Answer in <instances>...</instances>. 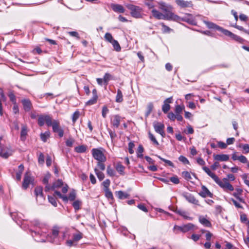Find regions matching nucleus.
<instances>
[{
    "label": "nucleus",
    "instance_id": "nucleus-1",
    "mask_svg": "<svg viewBox=\"0 0 249 249\" xmlns=\"http://www.w3.org/2000/svg\"><path fill=\"white\" fill-rule=\"evenodd\" d=\"M202 169L225 191L234 190V187L229 183L228 178H223L221 180L213 173L212 172L208 167L203 166Z\"/></svg>",
    "mask_w": 249,
    "mask_h": 249
},
{
    "label": "nucleus",
    "instance_id": "nucleus-2",
    "mask_svg": "<svg viewBox=\"0 0 249 249\" xmlns=\"http://www.w3.org/2000/svg\"><path fill=\"white\" fill-rule=\"evenodd\" d=\"M202 169L225 191L234 190V187L229 183L228 178H223L221 180L213 173L212 172L208 167L203 166Z\"/></svg>",
    "mask_w": 249,
    "mask_h": 249
},
{
    "label": "nucleus",
    "instance_id": "nucleus-3",
    "mask_svg": "<svg viewBox=\"0 0 249 249\" xmlns=\"http://www.w3.org/2000/svg\"><path fill=\"white\" fill-rule=\"evenodd\" d=\"M159 8L164 13V15L168 17L169 20H178L179 16L175 14L173 12V7L172 5L168 4L164 2L159 3Z\"/></svg>",
    "mask_w": 249,
    "mask_h": 249
},
{
    "label": "nucleus",
    "instance_id": "nucleus-4",
    "mask_svg": "<svg viewBox=\"0 0 249 249\" xmlns=\"http://www.w3.org/2000/svg\"><path fill=\"white\" fill-rule=\"evenodd\" d=\"M58 234H33V238L37 242H50L58 244Z\"/></svg>",
    "mask_w": 249,
    "mask_h": 249
},
{
    "label": "nucleus",
    "instance_id": "nucleus-5",
    "mask_svg": "<svg viewBox=\"0 0 249 249\" xmlns=\"http://www.w3.org/2000/svg\"><path fill=\"white\" fill-rule=\"evenodd\" d=\"M126 7L130 10L131 16L136 18H141L143 17L144 14L142 13L143 10L140 6L132 4H125Z\"/></svg>",
    "mask_w": 249,
    "mask_h": 249
},
{
    "label": "nucleus",
    "instance_id": "nucleus-6",
    "mask_svg": "<svg viewBox=\"0 0 249 249\" xmlns=\"http://www.w3.org/2000/svg\"><path fill=\"white\" fill-rule=\"evenodd\" d=\"M2 139V137H0V157L6 159L12 155L13 150L10 146L1 143Z\"/></svg>",
    "mask_w": 249,
    "mask_h": 249
},
{
    "label": "nucleus",
    "instance_id": "nucleus-7",
    "mask_svg": "<svg viewBox=\"0 0 249 249\" xmlns=\"http://www.w3.org/2000/svg\"><path fill=\"white\" fill-rule=\"evenodd\" d=\"M194 228V225L191 223L183 225L181 226H175L174 227V232H187Z\"/></svg>",
    "mask_w": 249,
    "mask_h": 249
},
{
    "label": "nucleus",
    "instance_id": "nucleus-8",
    "mask_svg": "<svg viewBox=\"0 0 249 249\" xmlns=\"http://www.w3.org/2000/svg\"><path fill=\"white\" fill-rule=\"evenodd\" d=\"M93 157L98 161H105L106 157L104 153L99 149L93 148L92 150Z\"/></svg>",
    "mask_w": 249,
    "mask_h": 249
},
{
    "label": "nucleus",
    "instance_id": "nucleus-9",
    "mask_svg": "<svg viewBox=\"0 0 249 249\" xmlns=\"http://www.w3.org/2000/svg\"><path fill=\"white\" fill-rule=\"evenodd\" d=\"M35 194L36 196V201L41 204L45 200V197L43 194V188L41 186H37L35 189Z\"/></svg>",
    "mask_w": 249,
    "mask_h": 249
},
{
    "label": "nucleus",
    "instance_id": "nucleus-10",
    "mask_svg": "<svg viewBox=\"0 0 249 249\" xmlns=\"http://www.w3.org/2000/svg\"><path fill=\"white\" fill-rule=\"evenodd\" d=\"M153 126L155 131L157 133H159L162 137H165V134L164 131V125L162 123L154 122L153 123Z\"/></svg>",
    "mask_w": 249,
    "mask_h": 249
},
{
    "label": "nucleus",
    "instance_id": "nucleus-11",
    "mask_svg": "<svg viewBox=\"0 0 249 249\" xmlns=\"http://www.w3.org/2000/svg\"><path fill=\"white\" fill-rule=\"evenodd\" d=\"M151 13L153 17L157 19H165L169 20L167 16H165L164 14L155 9H153L151 10Z\"/></svg>",
    "mask_w": 249,
    "mask_h": 249
},
{
    "label": "nucleus",
    "instance_id": "nucleus-12",
    "mask_svg": "<svg viewBox=\"0 0 249 249\" xmlns=\"http://www.w3.org/2000/svg\"><path fill=\"white\" fill-rule=\"evenodd\" d=\"M33 178L30 176V174L27 172L24 176L22 183L23 188L24 189H26L28 187L29 184L33 182Z\"/></svg>",
    "mask_w": 249,
    "mask_h": 249
},
{
    "label": "nucleus",
    "instance_id": "nucleus-13",
    "mask_svg": "<svg viewBox=\"0 0 249 249\" xmlns=\"http://www.w3.org/2000/svg\"><path fill=\"white\" fill-rule=\"evenodd\" d=\"M82 238V234H75L72 239H69L67 241V245L69 247L75 245V243L78 242Z\"/></svg>",
    "mask_w": 249,
    "mask_h": 249
},
{
    "label": "nucleus",
    "instance_id": "nucleus-14",
    "mask_svg": "<svg viewBox=\"0 0 249 249\" xmlns=\"http://www.w3.org/2000/svg\"><path fill=\"white\" fill-rule=\"evenodd\" d=\"M236 192L232 194V195L241 203L245 204V201L244 198L241 197L242 194L243 190L240 188H236L235 189Z\"/></svg>",
    "mask_w": 249,
    "mask_h": 249
},
{
    "label": "nucleus",
    "instance_id": "nucleus-15",
    "mask_svg": "<svg viewBox=\"0 0 249 249\" xmlns=\"http://www.w3.org/2000/svg\"><path fill=\"white\" fill-rule=\"evenodd\" d=\"M173 101L172 97L167 98L164 101V104L162 107L163 112L166 113L170 109V103H171Z\"/></svg>",
    "mask_w": 249,
    "mask_h": 249
},
{
    "label": "nucleus",
    "instance_id": "nucleus-16",
    "mask_svg": "<svg viewBox=\"0 0 249 249\" xmlns=\"http://www.w3.org/2000/svg\"><path fill=\"white\" fill-rule=\"evenodd\" d=\"M183 196L190 203L195 204L199 205L198 201L196 199L195 196L191 194L185 193L183 194Z\"/></svg>",
    "mask_w": 249,
    "mask_h": 249
},
{
    "label": "nucleus",
    "instance_id": "nucleus-17",
    "mask_svg": "<svg viewBox=\"0 0 249 249\" xmlns=\"http://www.w3.org/2000/svg\"><path fill=\"white\" fill-rule=\"evenodd\" d=\"M177 4L181 8H187L192 7L193 4L191 1H185L184 0H176Z\"/></svg>",
    "mask_w": 249,
    "mask_h": 249
},
{
    "label": "nucleus",
    "instance_id": "nucleus-18",
    "mask_svg": "<svg viewBox=\"0 0 249 249\" xmlns=\"http://www.w3.org/2000/svg\"><path fill=\"white\" fill-rule=\"evenodd\" d=\"M213 157L214 160L219 161H226L229 159V156L226 154H214Z\"/></svg>",
    "mask_w": 249,
    "mask_h": 249
},
{
    "label": "nucleus",
    "instance_id": "nucleus-19",
    "mask_svg": "<svg viewBox=\"0 0 249 249\" xmlns=\"http://www.w3.org/2000/svg\"><path fill=\"white\" fill-rule=\"evenodd\" d=\"M121 122V117L118 115L113 116L111 119V124L114 127L118 128Z\"/></svg>",
    "mask_w": 249,
    "mask_h": 249
},
{
    "label": "nucleus",
    "instance_id": "nucleus-20",
    "mask_svg": "<svg viewBox=\"0 0 249 249\" xmlns=\"http://www.w3.org/2000/svg\"><path fill=\"white\" fill-rule=\"evenodd\" d=\"M111 7L112 10L117 13H124L125 11V9L124 7L118 4H111Z\"/></svg>",
    "mask_w": 249,
    "mask_h": 249
},
{
    "label": "nucleus",
    "instance_id": "nucleus-21",
    "mask_svg": "<svg viewBox=\"0 0 249 249\" xmlns=\"http://www.w3.org/2000/svg\"><path fill=\"white\" fill-rule=\"evenodd\" d=\"M201 191L199 193V195L203 197H206V196H212V194L209 191L207 188L205 186H202L201 187Z\"/></svg>",
    "mask_w": 249,
    "mask_h": 249
},
{
    "label": "nucleus",
    "instance_id": "nucleus-22",
    "mask_svg": "<svg viewBox=\"0 0 249 249\" xmlns=\"http://www.w3.org/2000/svg\"><path fill=\"white\" fill-rule=\"evenodd\" d=\"M24 166L23 164H20L18 167V171L16 173V179L19 181L21 179V175L24 170Z\"/></svg>",
    "mask_w": 249,
    "mask_h": 249
},
{
    "label": "nucleus",
    "instance_id": "nucleus-23",
    "mask_svg": "<svg viewBox=\"0 0 249 249\" xmlns=\"http://www.w3.org/2000/svg\"><path fill=\"white\" fill-rule=\"evenodd\" d=\"M204 23L207 25L208 28L210 29H215L217 30H221V27L216 24L209 21H204Z\"/></svg>",
    "mask_w": 249,
    "mask_h": 249
},
{
    "label": "nucleus",
    "instance_id": "nucleus-24",
    "mask_svg": "<svg viewBox=\"0 0 249 249\" xmlns=\"http://www.w3.org/2000/svg\"><path fill=\"white\" fill-rule=\"evenodd\" d=\"M199 222L206 227H210L211 224L210 222L205 217L201 216L199 218Z\"/></svg>",
    "mask_w": 249,
    "mask_h": 249
},
{
    "label": "nucleus",
    "instance_id": "nucleus-25",
    "mask_svg": "<svg viewBox=\"0 0 249 249\" xmlns=\"http://www.w3.org/2000/svg\"><path fill=\"white\" fill-rule=\"evenodd\" d=\"M22 103L26 111H29L31 109V103L29 100L24 99L22 101Z\"/></svg>",
    "mask_w": 249,
    "mask_h": 249
},
{
    "label": "nucleus",
    "instance_id": "nucleus-26",
    "mask_svg": "<svg viewBox=\"0 0 249 249\" xmlns=\"http://www.w3.org/2000/svg\"><path fill=\"white\" fill-rule=\"evenodd\" d=\"M124 167L121 163H117L115 166V169L121 175H124Z\"/></svg>",
    "mask_w": 249,
    "mask_h": 249
},
{
    "label": "nucleus",
    "instance_id": "nucleus-27",
    "mask_svg": "<svg viewBox=\"0 0 249 249\" xmlns=\"http://www.w3.org/2000/svg\"><path fill=\"white\" fill-rule=\"evenodd\" d=\"M51 126H52L54 132H56L57 131L60 129L59 127V122L58 120H53V124Z\"/></svg>",
    "mask_w": 249,
    "mask_h": 249
},
{
    "label": "nucleus",
    "instance_id": "nucleus-28",
    "mask_svg": "<svg viewBox=\"0 0 249 249\" xmlns=\"http://www.w3.org/2000/svg\"><path fill=\"white\" fill-rule=\"evenodd\" d=\"M115 101L117 103H121L123 101V96L121 90L119 89L117 90V93L116 96Z\"/></svg>",
    "mask_w": 249,
    "mask_h": 249
},
{
    "label": "nucleus",
    "instance_id": "nucleus-29",
    "mask_svg": "<svg viewBox=\"0 0 249 249\" xmlns=\"http://www.w3.org/2000/svg\"><path fill=\"white\" fill-rule=\"evenodd\" d=\"M117 196L119 199H124L127 198L128 197L129 195L122 191H120L117 192Z\"/></svg>",
    "mask_w": 249,
    "mask_h": 249
},
{
    "label": "nucleus",
    "instance_id": "nucleus-30",
    "mask_svg": "<svg viewBox=\"0 0 249 249\" xmlns=\"http://www.w3.org/2000/svg\"><path fill=\"white\" fill-rule=\"evenodd\" d=\"M87 150V146L84 145H81L76 146L74 148L75 151L77 153H81L85 152Z\"/></svg>",
    "mask_w": 249,
    "mask_h": 249
},
{
    "label": "nucleus",
    "instance_id": "nucleus-31",
    "mask_svg": "<svg viewBox=\"0 0 249 249\" xmlns=\"http://www.w3.org/2000/svg\"><path fill=\"white\" fill-rule=\"evenodd\" d=\"M112 45L113 46L114 49L117 52H120L121 51V48L118 42L114 40L111 43Z\"/></svg>",
    "mask_w": 249,
    "mask_h": 249
},
{
    "label": "nucleus",
    "instance_id": "nucleus-32",
    "mask_svg": "<svg viewBox=\"0 0 249 249\" xmlns=\"http://www.w3.org/2000/svg\"><path fill=\"white\" fill-rule=\"evenodd\" d=\"M21 139L22 140H24L25 137L27 134V129L25 126H22L21 131Z\"/></svg>",
    "mask_w": 249,
    "mask_h": 249
},
{
    "label": "nucleus",
    "instance_id": "nucleus-33",
    "mask_svg": "<svg viewBox=\"0 0 249 249\" xmlns=\"http://www.w3.org/2000/svg\"><path fill=\"white\" fill-rule=\"evenodd\" d=\"M94 171L98 179L100 181L102 180L105 177L104 173H102V172L99 171V170L96 168H95Z\"/></svg>",
    "mask_w": 249,
    "mask_h": 249
},
{
    "label": "nucleus",
    "instance_id": "nucleus-34",
    "mask_svg": "<svg viewBox=\"0 0 249 249\" xmlns=\"http://www.w3.org/2000/svg\"><path fill=\"white\" fill-rule=\"evenodd\" d=\"M50 133L49 131H46L44 133H41L40 135L41 140L44 142H46L47 139L50 137Z\"/></svg>",
    "mask_w": 249,
    "mask_h": 249
},
{
    "label": "nucleus",
    "instance_id": "nucleus-35",
    "mask_svg": "<svg viewBox=\"0 0 249 249\" xmlns=\"http://www.w3.org/2000/svg\"><path fill=\"white\" fill-rule=\"evenodd\" d=\"M45 120H46V115L45 116H43V115L39 116L38 117V125L41 126H43L45 123Z\"/></svg>",
    "mask_w": 249,
    "mask_h": 249
},
{
    "label": "nucleus",
    "instance_id": "nucleus-36",
    "mask_svg": "<svg viewBox=\"0 0 249 249\" xmlns=\"http://www.w3.org/2000/svg\"><path fill=\"white\" fill-rule=\"evenodd\" d=\"M63 184V181L61 179H58L55 182L53 183V185H52V187L53 189L55 188H58L61 187Z\"/></svg>",
    "mask_w": 249,
    "mask_h": 249
},
{
    "label": "nucleus",
    "instance_id": "nucleus-37",
    "mask_svg": "<svg viewBox=\"0 0 249 249\" xmlns=\"http://www.w3.org/2000/svg\"><path fill=\"white\" fill-rule=\"evenodd\" d=\"M182 176L187 180H190L192 177L190 173L188 171H183L182 172Z\"/></svg>",
    "mask_w": 249,
    "mask_h": 249
},
{
    "label": "nucleus",
    "instance_id": "nucleus-38",
    "mask_svg": "<svg viewBox=\"0 0 249 249\" xmlns=\"http://www.w3.org/2000/svg\"><path fill=\"white\" fill-rule=\"evenodd\" d=\"M111 75L108 73H106L103 78L104 83L105 84L106 86H107L108 84V82L110 80Z\"/></svg>",
    "mask_w": 249,
    "mask_h": 249
},
{
    "label": "nucleus",
    "instance_id": "nucleus-39",
    "mask_svg": "<svg viewBox=\"0 0 249 249\" xmlns=\"http://www.w3.org/2000/svg\"><path fill=\"white\" fill-rule=\"evenodd\" d=\"M107 175L110 177H114L115 175L114 170L111 168L110 166H107Z\"/></svg>",
    "mask_w": 249,
    "mask_h": 249
},
{
    "label": "nucleus",
    "instance_id": "nucleus-40",
    "mask_svg": "<svg viewBox=\"0 0 249 249\" xmlns=\"http://www.w3.org/2000/svg\"><path fill=\"white\" fill-rule=\"evenodd\" d=\"M231 201L232 202L233 204H234L236 208L243 209V207L241 205V202H240L239 201L238 202L233 198H231Z\"/></svg>",
    "mask_w": 249,
    "mask_h": 249
},
{
    "label": "nucleus",
    "instance_id": "nucleus-41",
    "mask_svg": "<svg viewBox=\"0 0 249 249\" xmlns=\"http://www.w3.org/2000/svg\"><path fill=\"white\" fill-rule=\"evenodd\" d=\"M143 152V148L142 145H140L137 149V156L139 158L143 157L142 152Z\"/></svg>",
    "mask_w": 249,
    "mask_h": 249
},
{
    "label": "nucleus",
    "instance_id": "nucleus-42",
    "mask_svg": "<svg viewBox=\"0 0 249 249\" xmlns=\"http://www.w3.org/2000/svg\"><path fill=\"white\" fill-rule=\"evenodd\" d=\"M148 135H149V138L150 139V140L155 144H156V145H159V142L157 141V140L156 139L155 137H154V136L152 133H151L150 132H149L148 133Z\"/></svg>",
    "mask_w": 249,
    "mask_h": 249
},
{
    "label": "nucleus",
    "instance_id": "nucleus-43",
    "mask_svg": "<svg viewBox=\"0 0 249 249\" xmlns=\"http://www.w3.org/2000/svg\"><path fill=\"white\" fill-rule=\"evenodd\" d=\"M105 39L108 41L110 43H111L114 39H113V37L111 34L109 33H107L105 35Z\"/></svg>",
    "mask_w": 249,
    "mask_h": 249
},
{
    "label": "nucleus",
    "instance_id": "nucleus-44",
    "mask_svg": "<svg viewBox=\"0 0 249 249\" xmlns=\"http://www.w3.org/2000/svg\"><path fill=\"white\" fill-rule=\"evenodd\" d=\"M179 19L178 20H173L175 21H177V22H180L181 21H185V22H187L189 23H191L192 22V19H191L190 18H187L186 17L181 18V17H179Z\"/></svg>",
    "mask_w": 249,
    "mask_h": 249
},
{
    "label": "nucleus",
    "instance_id": "nucleus-45",
    "mask_svg": "<svg viewBox=\"0 0 249 249\" xmlns=\"http://www.w3.org/2000/svg\"><path fill=\"white\" fill-rule=\"evenodd\" d=\"M179 19L178 20H173L175 21H177V22H180L181 21H185V22H187L189 23H191L192 22V19H191L190 18H187L186 17L181 18V17H179Z\"/></svg>",
    "mask_w": 249,
    "mask_h": 249
},
{
    "label": "nucleus",
    "instance_id": "nucleus-46",
    "mask_svg": "<svg viewBox=\"0 0 249 249\" xmlns=\"http://www.w3.org/2000/svg\"><path fill=\"white\" fill-rule=\"evenodd\" d=\"M48 198L50 203H51L54 207L57 206V203L54 196H48Z\"/></svg>",
    "mask_w": 249,
    "mask_h": 249
},
{
    "label": "nucleus",
    "instance_id": "nucleus-47",
    "mask_svg": "<svg viewBox=\"0 0 249 249\" xmlns=\"http://www.w3.org/2000/svg\"><path fill=\"white\" fill-rule=\"evenodd\" d=\"M52 118L49 115H46L45 123L48 126H51L53 124Z\"/></svg>",
    "mask_w": 249,
    "mask_h": 249
},
{
    "label": "nucleus",
    "instance_id": "nucleus-48",
    "mask_svg": "<svg viewBox=\"0 0 249 249\" xmlns=\"http://www.w3.org/2000/svg\"><path fill=\"white\" fill-rule=\"evenodd\" d=\"M157 157L160 159L161 160H162L163 161H164L165 163H167L168 165L171 166V167H174V164L173 163L169 160H166L165 159H163L162 158H161L160 156H157Z\"/></svg>",
    "mask_w": 249,
    "mask_h": 249
},
{
    "label": "nucleus",
    "instance_id": "nucleus-49",
    "mask_svg": "<svg viewBox=\"0 0 249 249\" xmlns=\"http://www.w3.org/2000/svg\"><path fill=\"white\" fill-rule=\"evenodd\" d=\"M177 213L179 215L183 216L184 218L186 219H190V217L187 215V213L186 212L181 210H178L177 211Z\"/></svg>",
    "mask_w": 249,
    "mask_h": 249
},
{
    "label": "nucleus",
    "instance_id": "nucleus-50",
    "mask_svg": "<svg viewBox=\"0 0 249 249\" xmlns=\"http://www.w3.org/2000/svg\"><path fill=\"white\" fill-rule=\"evenodd\" d=\"M80 115V113L78 111H76L74 112V113L72 115V122L73 123H75L76 120L78 119Z\"/></svg>",
    "mask_w": 249,
    "mask_h": 249
},
{
    "label": "nucleus",
    "instance_id": "nucleus-51",
    "mask_svg": "<svg viewBox=\"0 0 249 249\" xmlns=\"http://www.w3.org/2000/svg\"><path fill=\"white\" fill-rule=\"evenodd\" d=\"M219 31H221L222 33H223L225 36H228L230 37H231V35L232 33L226 29H224L222 28H221V30H219Z\"/></svg>",
    "mask_w": 249,
    "mask_h": 249
},
{
    "label": "nucleus",
    "instance_id": "nucleus-52",
    "mask_svg": "<svg viewBox=\"0 0 249 249\" xmlns=\"http://www.w3.org/2000/svg\"><path fill=\"white\" fill-rule=\"evenodd\" d=\"M242 178L244 180V183L249 187V177L246 174H244L242 176Z\"/></svg>",
    "mask_w": 249,
    "mask_h": 249
},
{
    "label": "nucleus",
    "instance_id": "nucleus-53",
    "mask_svg": "<svg viewBox=\"0 0 249 249\" xmlns=\"http://www.w3.org/2000/svg\"><path fill=\"white\" fill-rule=\"evenodd\" d=\"M76 197V193L74 190L72 191L69 194L68 198L71 201H73Z\"/></svg>",
    "mask_w": 249,
    "mask_h": 249
},
{
    "label": "nucleus",
    "instance_id": "nucleus-54",
    "mask_svg": "<svg viewBox=\"0 0 249 249\" xmlns=\"http://www.w3.org/2000/svg\"><path fill=\"white\" fill-rule=\"evenodd\" d=\"M161 25L162 26V30L163 33H169L171 29L167 26L165 25L163 23H162Z\"/></svg>",
    "mask_w": 249,
    "mask_h": 249
},
{
    "label": "nucleus",
    "instance_id": "nucleus-55",
    "mask_svg": "<svg viewBox=\"0 0 249 249\" xmlns=\"http://www.w3.org/2000/svg\"><path fill=\"white\" fill-rule=\"evenodd\" d=\"M178 160L184 164H189V161L187 159L183 156H179Z\"/></svg>",
    "mask_w": 249,
    "mask_h": 249
},
{
    "label": "nucleus",
    "instance_id": "nucleus-56",
    "mask_svg": "<svg viewBox=\"0 0 249 249\" xmlns=\"http://www.w3.org/2000/svg\"><path fill=\"white\" fill-rule=\"evenodd\" d=\"M97 98H95V97H92V98L90 99L89 100L87 103H86V105H93L94 104H95L97 102Z\"/></svg>",
    "mask_w": 249,
    "mask_h": 249
},
{
    "label": "nucleus",
    "instance_id": "nucleus-57",
    "mask_svg": "<svg viewBox=\"0 0 249 249\" xmlns=\"http://www.w3.org/2000/svg\"><path fill=\"white\" fill-rule=\"evenodd\" d=\"M80 205L81 202L78 200L74 201L72 204V206L75 210H78L80 209Z\"/></svg>",
    "mask_w": 249,
    "mask_h": 249
},
{
    "label": "nucleus",
    "instance_id": "nucleus-58",
    "mask_svg": "<svg viewBox=\"0 0 249 249\" xmlns=\"http://www.w3.org/2000/svg\"><path fill=\"white\" fill-rule=\"evenodd\" d=\"M135 145L134 143L132 142H130L128 143V151L130 154H133L134 153V150H133V148H134Z\"/></svg>",
    "mask_w": 249,
    "mask_h": 249
},
{
    "label": "nucleus",
    "instance_id": "nucleus-59",
    "mask_svg": "<svg viewBox=\"0 0 249 249\" xmlns=\"http://www.w3.org/2000/svg\"><path fill=\"white\" fill-rule=\"evenodd\" d=\"M106 193V196L108 198H113V195L111 192L109 190V189H105Z\"/></svg>",
    "mask_w": 249,
    "mask_h": 249
},
{
    "label": "nucleus",
    "instance_id": "nucleus-60",
    "mask_svg": "<svg viewBox=\"0 0 249 249\" xmlns=\"http://www.w3.org/2000/svg\"><path fill=\"white\" fill-rule=\"evenodd\" d=\"M110 183V180L108 179H106L103 182V184L105 188V189H109L108 187L109 186Z\"/></svg>",
    "mask_w": 249,
    "mask_h": 249
},
{
    "label": "nucleus",
    "instance_id": "nucleus-61",
    "mask_svg": "<svg viewBox=\"0 0 249 249\" xmlns=\"http://www.w3.org/2000/svg\"><path fill=\"white\" fill-rule=\"evenodd\" d=\"M108 109L107 108V107L106 106L103 107L102 108V115L104 118H105L106 117L107 114L108 113Z\"/></svg>",
    "mask_w": 249,
    "mask_h": 249
},
{
    "label": "nucleus",
    "instance_id": "nucleus-62",
    "mask_svg": "<svg viewBox=\"0 0 249 249\" xmlns=\"http://www.w3.org/2000/svg\"><path fill=\"white\" fill-rule=\"evenodd\" d=\"M238 160L243 163H246L248 161L246 157L243 155L239 156Z\"/></svg>",
    "mask_w": 249,
    "mask_h": 249
},
{
    "label": "nucleus",
    "instance_id": "nucleus-63",
    "mask_svg": "<svg viewBox=\"0 0 249 249\" xmlns=\"http://www.w3.org/2000/svg\"><path fill=\"white\" fill-rule=\"evenodd\" d=\"M170 180L171 181H172L173 183L177 184H178L179 182V179L176 176L172 177L170 178Z\"/></svg>",
    "mask_w": 249,
    "mask_h": 249
},
{
    "label": "nucleus",
    "instance_id": "nucleus-64",
    "mask_svg": "<svg viewBox=\"0 0 249 249\" xmlns=\"http://www.w3.org/2000/svg\"><path fill=\"white\" fill-rule=\"evenodd\" d=\"M243 149L244 150V153L247 154L249 153V145L248 144H243L242 146Z\"/></svg>",
    "mask_w": 249,
    "mask_h": 249
}]
</instances>
